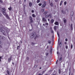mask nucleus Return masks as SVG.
Wrapping results in <instances>:
<instances>
[{"instance_id":"4","label":"nucleus","mask_w":75,"mask_h":75,"mask_svg":"<svg viewBox=\"0 0 75 75\" xmlns=\"http://www.w3.org/2000/svg\"><path fill=\"white\" fill-rule=\"evenodd\" d=\"M57 34L58 35V36L59 38L58 39V44H59V33H58V32H57Z\"/></svg>"},{"instance_id":"59","label":"nucleus","mask_w":75,"mask_h":75,"mask_svg":"<svg viewBox=\"0 0 75 75\" xmlns=\"http://www.w3.org/2000/svg\"><path fill=\"white\" fill-rule=\"evenodd\" d=\"M36 67H37V66L36 65L35 66V68H36Z\"/></svg>"},{"instance_id":"33","label":"nucleus","mask_w":75,"mask_h":75,"mask_svg":"<svg viewBox=\"0 0 75 75\" xmlns=\"http://www.w3.org/2000/svg\"><path fill=\"white\" fill-rule=\"evenodd\" d=\"M45 54H46V56H47V55H48V53H46Z\"/></svg>"},{"instance_id":"2","label":"nucleus","mask_w":75,"mask_h":75,"mask_svg":"<svg viewBox=\"0 0 75 75\" xmlns=\"http://www.w3.org/2000/svg\"><path fill=\"white\" fill-rule=\"evenodd\" d=\"M45 6H46V3H45V2H44V4L42 5V7L44 8V7H45Z\"/></svg>"},{"instance_id":"64","label":"nucleus","mask_w":75,"mask_h":75,"mask_svg":"<svg viewBox=\"0 0 75 75\" xmlns=\"http://www.w3.org/2000/svg\"><path fill=\"white\" fill-rule=\"evenodd\" d=\"M47 48H48V46H47Z\"/></svg>"},{"instance_id":"6","label":"nucleus","mask_w":75,"mask_h":75,"mask_svg":"<svg viewBox=\"0 0 75 75\" xmlns=\"http://www.w3.org/2000/svg\"><path fill=\"white\" fill-rule=\"evenodd\" d=\"M6 17L7 19H8V20H10V17H9L8 15L6 14Z\"/></svg>"},{"instance_id":"56","label":"nucleus","mask_w":75,"mask_h":75,"mask_svg":"<svg viewBox=\"0 0 75 75\" xmlns=\"http://www.w3.org/2000/svg\"><path fill=\"white\" fill-rule=\"evenodd\" d=\"M0 48H2V46H1V45H0Z\"/></svg>"},{"instance_id":"8","label":"nucleus","mask_w":75,"mask_h":75,"mask_svg":"<svg viewBox=\"0 0 75 75\" xmlns=\"http://www.w3.org/2000/svg\"><path fill=\"white\" fill-rule=\"evenodd\" d=\"M12 58V57L11 56L8 59V60L9 61H11V58Z\"/></svg>"},{"instance_id":"48","label":"nucleus","mask_w":75,"mask_h":75,"mask_svg":"<svg viewBox=\"0 0 75 75\" xmlns=\"http://www.w3.org/2000/svg\"><path fill=\"white\" fill-rule=\"evenodd\" d=\"M1 57H0V61H1Z\"/></svg>"},{"instance_id":"19","label":"nucleus","mask_w":75,"mask_h":75,"mask_svg":"<svg viewBox=\"0 0 75 75\" xmlns=\"http://www.w3.org/2000/svg\"><path fill=\"white\" fill-rule=\"evenodd\" d=\"M29 19L30 20H33V18H32V17H31V16H30Z\"/></svg>"},{"instance_id":"63","label":"nucleus","mask_w":75,"mask_h":75,"mask_svg":"<svg viewBox=\"0 0 75 75\" xmlns=\"http://www.w3.org/2000/svg\"><path fill=\"white\" fill-rule=\"evenodd\" d=\"M64 44H67V42H65Z\"/></svg>"},{"instance_id":"41","label":"nucleus","mask_w":75,"mask_h":75,"mask_svg":"<svg viewBox=\"0 0 75 75\" xmlns=\"http://www.w3.org/2000/svg\"><path fill=\"white\" fill-rule=\"evenodd\" d=\"M47 36H50V33H47Z\"/></svg>"},{"instance_id":"60","label":"nucleus","mask_w":75,"mask_h":75,"mask_svg":"<svg viewBox=\"0 0 75 75\" xmlns=\"http://www.w3.org/2000/svg\"><path fill=\"white\" fill-rule=\"evenodd\" d=\"M66 11H67V13H68V10H66Z\"/></svg>"},{"instance_id":"38","label":"nucleus","mask_w":75,"mask_h":75,"mask_svg":"<svg viewBox=\"0 0 75 75\" xmlns=\"http://www.w3.org/2000/svg\"><path fill=\"white\" fill-rule=\"evenodd\" d=\"M0 3H3V1L1 0H0Z\"/></svg>"},{"instance_id":"21","label":"nucleus","mask_w":75,"mask_h":75,"mask_svg":"<svg viewBox=\"0 0 75 75\" xmlns=\"http://www.w3.org/2000/svg\"><path fill=\"white\" fill-rule=\"evenodd\" d=\"M69 75H70V74H71V68H70L69 69Z\"/></svg>"},{"instance_id":"11","label":"nucleus","mask_w":75,"mask_h":75,"mask_svg":"<svg viewBox=\"0 0 75 75\" xmlns=\"http://www.w3.org/2000/svg\"><path fill=\"white\" fill-rule=\"evenodd\" d=\"M32 4H33V3H31V2H29V6H30V7L32 6Z\"/></svg>"},{"instance_id":"36","label":"nucleus","mask_w":75,"mask_h":75,"mask_svg":"<svg viewBox=\"0 0 75 75\" xmlns=\"http://www.w3.org/2000/svg\"><path fill=\"white\" fill-rule=\"evenodd\" d=\"M54 1H55V2H56V3L57 2V1H58L59 0H54Z\"/></svg>"},{"instance_id":"29","label":"nucleus","mask_w":75,"mask_h":75,"mask_svg":"<svg viewBox=\"0 0 75 75\" xmlns=\"http://www.w3.org/2000/svg\"><path fill=\"white\" fill-rule=\"evenodd\" d=\"M32 16L33 17H35V15H34V14H33Z\"/></svg>"},{"instance_id":"61","label":"nucleus","mask_w":75,"mask_h":75,"mask_svg":"<svg viewBox=\"0 0 75 75\" xmlns=\"http://www.w3.org/2000/svg\"><path fill=\"white\" fill-rule=\"evenodd\" d=\"M43 25H44V26H45V24H43Z\"/></svg>"},{"instance_id":"15","label":"nucleus","mask_w":75,"mask_h":75,"mask_svg":"<svg viewBox=\"0 0 75 75\" xmlns=\"http://www.w3.org/2000/svg\"><path fill=\"white\" fill-rule=\"evenodd\" d=\"M44 9H42L41 10V13H43V12H44Z\"/></svg>"},{"instance_id":"10","label":"nucleus","mask_w":75,"mask_h":75,"mask_svg":"<svg viewBox=\"0 0 75 75\" xmlns=\"http://www.w3.org/2000/svg\"><path fill=\"white\" fill-rule=\"evenodd\" d=\"M54 20L53 19H52L50 21V23L52 24L54 23Z\"/></svg>"},{"instance_id":"50","label":"nucleus","mask_w":75,"mask_h":75,"mask_svg":"<svg viewBox=\"0 0 75 75\" xmlns=\"http://www.w3.org/2000/svg\"><path fill=\"white\" fill-rule=\"evenodd\" d=\"M59 45L60 46V45H61V43L60 42V43L59 44Z\"/></svg>"},{"instance_id":"43","label":"nucleus","mask_w":75,"mask_h":75,"mask_svg":"<svg viewBox=\"0 0 75 75\" xmlns=\"http://www.w3.org/2000/svg\"><path fill=\"white\" fill-rule=\"evenodd\" d=\"M58 60H57L56 62V64H58Z\"/></svg>"},{"instance_id":"51","label":"nucleus","mask_w":75,"mask_h":75,"mask_svg":"<svg viewBox=\"0 0 75 75\" xmlns=\"http://www.w3.org/2000/svg\"><path fill=\"white\" fill-rule=\"evenodd\" d=\"M0 44H2V43L1 42V41H0Z\"/></svg>"},{"instance_id":"28","label":"nucleus","mask_w":75,"mask_h":75,"mask_svg":"<svg viewBox=\"0 0 75 75\" xmlns=\"http://www.w3.org/2000/svg\"><path fill=\"white\" fill-rule=\"evenodd\" d=\"M64 23H66L67 22V20L65 19L64 20Z\"/></svg>"},{"instance_id":"1","label":"nucleus","mask_w":75,"mask_h":75,"mask_svg":"<svg viewBox=\"0 0 75 75\" xmlns=\"http://www.w3.org/2000/svg\"><path fill=\"white\" fill-rule=\"evenodd\" d=\"M34 37H35V38H37V35H36V33L34 32H33L32 33H31L30 35V37L31 38H33Z\"/></svg>"},{"instance_id":"52","label":"nucleus","mask_w":75,"mask_h":75,"mask_svg":"<svg viewBox=\"0 0 75 75\" xmlns=\"http://www.w3.org/2000/svg\"><path fill=\"white\" fill-rule=\"evenodd\" d=\"M60 6H61V5H62V3L60 2Z\"/></svg>"},{"instance_id":"5","label":"nucleus","mask_w":75,"mask_h":75,"mask_svg":"<svg viewBox=\"0 0 75 75\" xmlns=\"http://www.w3.org/2000/svg\"><path fill=\"white\" fill-rule=\"evenodd\" d=\"M0 31L3 34H4V30H3V29H2L0 28Z\"/></svg>"},{"instance_id":"3","label":"nucleus","mask_w":75,"mask_h":75,"mask_svg":"<svg viewBox=\"0 0 75 75\" xmlns=\"http://www.w3.org/2000/svg\"><path fill=\"white\" fill-rule=\"evenodd\" d=\"M33 23V20H30V24H31L32 27H33V25L32 24H31V23Z\"/></svg>"},{"instance_id":"34","label":"nucleus","mask_w":75,"mask_h":75,"mask_svg":"<svg viewBox=\"0 0 75 75\" xmlns=\"http://www.w3.org/2000/svg\"><path fill=\"white\" fill-rule=\"evenodd\" d=\"M8 9L9 10H10H10H11V7H10L9 8H8Z\"/></svg>"},{"instance_id":"13","label":"nucleus","mask_w":75,"mask_h":75,"mask_svg":"<svg viewBox=\"0 0 75 75\" xmlns=\"http://www.w3.org/2000/svg\"><path fill=\"white\" fill-rule=\"evenodd\" d=\"M48 17H50V18H52V15H51V14H49V15H48Z\"/></svg>"},{"instance_id":"35","label":"nucleus","mask_w":75,"mask_h":75,"mask_svg":"<svg viewBox=\"0 0 75 75\" xmlns=\"http://www.w3.org/2000/svg\"><path fill=\"white\" fill-rule=\"evenodd\" d=\"M40 1L39 0H38L37 2V3H39V2H40Z\"/></svg>"},{"instance_id":"47","label":"nucleus","mask_w":75,"mask_h":75,"mask_svg":"<svg viewBox=\"0 0 75 75\" xmlns=\"http://www.w3.org/2000/svg\"><path fill=\"white\" fill-rule=\"evenodd\" d=\"M31 12L32 13H34V10H32Z\"/></svg>"},{"instance_id":"9","label":"nucleus","mask_w":75,"mask_h":75,"mask_svg":"<svg viewBox=\"0 0 75 75\" xmlns=\"http://www.w3.org/2000/svg\"><path fill=\"white\" fill-rule=\"evenodd\" d=\"M42 19V21H47V20H46L45 18H43Z\"/></svg>"},{"instance_id":"62","label":"nucleus","mask_w":75,"mask_h":75,"mask_svg":"<svg viewBox=\"0 0 75 75\" xmlns=\"http://www.w3.org/2000/svg\"><path fill=\"white\" fill-rule=\"evenodd\" d=\"M38 75H41V74H39Z\"/></svg>"},{"instance_id":"45","label":"nucleus","mask_w":75,"mask_h":75,"mask_svg":"<svg viewBox=\"0 0 75 75\" xmlns=\"http://www.w3.org/2000/svg\"><path fill=\"white\" fill-rule=\"evenodd\" d=\"M65 47H66V49H67V48H68V46H66Z\"/></svg>"},{"instance_id":"27","label":"nucleus","mask_w":75,"mask_h":75,"mask_svg":"<svg viewBox=\"0 0 75 75\" xmlns=\"http://www.w3.org/2000/svg\"><path fill=\"white\" fill-rule=\"evenodd\" d=\"M47 42L49 44H51V41L50 40L48 41Z\"/></svg>"},{"instance_id":"22","label":"nucleus","mask_w":75,"mask_h":75,"mask_svg":"<svg viewBox=\"0 0 75 75\" xmlns=\"http://www.w3.org/2000/svg\"><path fill=\"white\" fill-rule=\"evenodd\" d=\"M48 15H46L45 16V18H48Z\"/></svg>"},{"instance_id":"7","label":"nucleus","mask_w":75,"mask_h":75,"mask_svg":"<svg viewBox=\"0 0 75 75\" xmlns=\"http://www.w3.org/2000/svg\"><path fill=\"white\" fill-rule=\"evenodd\" d=\"M62 13H63V14H65L66 13V12H65V11H64V10H62Z\"/></svg>"},{"instance_id":"40","label":"nucleus","mask_w":75,"mask_h":75,"mask_svg":"<svg viewBox=\"0 0 75 75\" xmlns=\"http://www.w3.org/2000/svg\"><path fill=\"white\" fill-rule=\"evenodd\" d=\"M51 33H53L54 31H53V30H51Z\"/></svg>"},{"instance_id":"49","label":"nucleus","mask_w":75,"mask_h":75,"mask_svg":"<svg viewBox=\"0 0 75 75\" xmlns=\"http://www.w3.org/2000/svg\"><path fill=\"white\" fill-rule=\"evenodd\" d=\"M3 37L2 36H1L0 37V38H2V39H3Z\"/></svg>"},{"instance_id":"37","label":"nucleus","mask_w":75,"mask_h":75,"mask_svg":"<svg viewBox=\"0 0 75 75\" xmlns=\"http://www.w3.org/2000/svg\"><path fill=\"white\" fill-rule=\"evenodd\" d=\"M7 74H8V75H9V71H8V70L7 71Z\"/></svg>"},{"instance_id":"44","label":"nucleus","mask_w":75,"mask_h":75,"mask_svg":"<svg viewBox=\"0 0 75 75\" xmlns=\"http://www.w3.org/2000/svg\"><path fill=\"white\" fill-rule=\"evenodd\" d=\"M27 59L28 60V59H29V57H27Z\"/></svg>"},{"instance_id":"57","label":"nucleus","mask_w":75,"mask_h":75,"mask_svg":"<svg viewBox=\"0 0 75 75\" xmlns=\"http://www.w3.org/2000/svg\"><path fill=\"white\" fill-rule=\"evenodd\" d=\"M20 42H21V44H22V41H20Z\"/></svg>"},{"instance_id":"54","label":"nucleus","mask_w":75,"mask_h":75,"mask_svg":"<svg viewBox=\"0 0 75 75\" xmlns=\"http://www.w3.org/2000/svg\"><path fill=\"white\" fill-rule=\"evenodd\" d=\"M2 15L1 14V13H0V16H2Z\"/></svg>"},{"instance_id":"24","label":"nucleus","mask_w":75,"mask_h":75,"mask_svg":"<svg viewBox=\"0 0 75 75\" xmlns=\"http://www.w3.org/2000/svg\"><path fill=\"white\" fill-rule=\"evenodd\" d=\"M32 45H35V43H33V42H32V44H31Z\"/></svg>"},{"instance_id":"58","label":"nucleus","mask_w":75,"mask_h":75,"mask_svg":"<svg viewBox=\"0 0 75 75\" xmlns=\"http://www.w3.org/2000/svg\"><path fill=\"white\" fill-rule=\"evenodd\" d=\"M25 1H26V0H24V2L25 3Z\"/></svg>"},{"instance_id":"46","label":"nucleus","mask_w":75,"mask_h":75,"mask_svg":"<svg viewBox=\"0 0 75 75\" xmlns=\"http://www.w3.org/2000/svg\"><path fill=\"white\" fill-rule=\"evenodd\" d=\"M65 41H68V39H66Z\"/></svg>"},{"instance_id":"12","label":"nucleus","mask_w":75,"mask_h":75,"mask_svg":"<svg viewBox=\"0 0 75 75\" xmlns=\"http://www.w3.org/2000/svg\"><path fill=\"white\" fill-rule=\"evenodd\" d=\"M54 24L57 25H58V22H56L54 23Z\"/></svg>"},{"instance_id":"25","label":"nucleus","mask_w":75,"mask_h":75,"mask_svg":"<svg viewBox=\"0 0 75 75\" xmlns=\"http://www.w3.org/2000/svg\"><path fill=\"white\" fill-rule=\"evenodd\" d=\"M71 30H72V24H71Z\"/></svg>"},{"instance_id":"20","label":"nucleus","mask_w":75,"mask_h":75,"mask_svg":"<svg viewBox=\"0 0 75 75\" xmlns=\"http://www.w3.org/2000/svg\"><path fill=\"white\" fill-rule=\"evenodd\" d=\"M54 30H55V31L56 30V28H57V26H55L54 27Z\"/></svg>"},{"instance_id":"55","label":"nucleus","mask_w":75,"mask_h":75,"mask_svg":"<svg viewBox=\"0 0 75 75\" xmlns=\"http://www.w3.org/2000/svg\"><path fill=\"white\" fill-rule=\"evenodd\" d=\"M60 3H63V1H61V2Z\"/></svg>"},{"instance_id":"16","label":"nucleus","mask_w":75,"mask_h":75,"mask_svg":"<svg viewBox=\"0 0 75 75\" xmlns=\"http://www.w3.org/2000/svg\"><path fill=\"white\" fill-rule=\"evenodd\" d=\"M47 14V11H45L43 13V15H45Z\"/></svg>"},{"instance_id":"42","label":"nucleus","mask_w":75,"mask_h":75,"mask_svg":"<svg viewBox=\"0 0 75 75\" xmlns=\"http://www.w3.org/2000/svg\"><path fill=\"white\" fill-rule=\"evenodd\" d=\"M72 47H73L72 44H71V49L72 48Z\"/></svg>"},{"instance_id":"31","label":"nucleus","mask_w":75,"mask_h":75,"mask_svg":"<svg viewBox=\"0 0 75 75\" xmlns=\"http://www.w3.org/2000/svg\"><path fill=\"white\" fill-rule=\"evenodd\" d=\"M50 6L52 7V6H53V4L52 3H51L50 4Z\"/></svg>"},{"instance_id":"18","label":"nucleus","mask_w":75,"mask_h":75,"mask_svg":"<svg viewBox=\"0 0 75 75\" xmlns=\"http://www.w3.org/2000/svg\"><path fill=\"white\" fill-rule=\"evenodd\" d=\"M52 49L51 48L50 50V52L51 53H52Z\"/></svg>"},{"instance_id":"23","label":"nucleus","mask_w":75,"mask_h":75,"mask_svg":"<svg viewBox=\"0 0 75 75\" xmlns=\"http://www.w3.org/2000/svg\"><path fill=\"white\" fill-rule=\"evenodd\" d=\"M64 4L65 6V5H66V4H67V2L66 1H65L64 2Z\"/></svg>"},{"instance_id":"26","label":"nucleus","mask_w":75,"mask_h":75,"mask_svg":"<svg viewBox=\"0 0 75 75\" xmlns=\"http://www.w3.org/2000/svg\"><path fill=\"white\" fill-rule=\"evenodd\" d=\"M59 74H61V70L60 69H59Z\"/></svg>"},{"instance_id":"39","label":"nucleus","mask_w":75,"mask_h":75,"mask_svg":"<svg viewBox=\"0 0 75 75\" xmlns=\"http://www.w3.org/2000/svg\"><path fill=\"white\" fill-rule=\"evenodd\" d=\"M42 4H38V5L39 6H41Z\"/></svg>"},{"instance_id":"53","label":"nucleus","mask_w":75,"mask_h":75,"mask_svg":"<svg viewBox=\"0 0 75 75\" xmlns=\"http://www.w3.org/2000/svg\"><path fill=\"white\" fill-rule=\"evenodd\" d=\"M45 24H46V25H48V23H46Z\"/></svg>"},{"instance_id":"14","label":"nucleus","mask_w":75,"mask_h":75,"mask_svg":"<svg viewBox=\"0 0 75 75\" xmlns=\"http://www.w3.org/2000/svg\"><path fill=\"white\" fill-rule=\"evenodd\" d=\"M3 14H4V15H6V14H6V13L5 12H4V11H3Z\"/></svg>"},{"instance_id":"32","label":"nucleus","mask_w":75,"mask_h":75,"mask_svg":"<svg viewBox=\"0 0 75 75\" xmlns=\"http://www.w3.org/2000/svg\"><path fill=\"white\" fill-rule=\"evenodd\" d=\"M62 57H61L59 59V61H61V60H62Z\"/></svg>"},{"instance_id":"17","label":"nucleus","mask_w":75,"mask_h":75,"mask_svg":"<svg viewBox=\"0 0 75 75\" xmlns=\"http://www.w3.org/2000/svg\"><path fill=\"white\" fill-rule=\"evenodd\" d=\"M9 31H10L9 29H8L6 30V32L7 33H8V32H9Z\"/></svg>"},{"instance_id":"30","label":"nucleus","mask_w":75,"mask_h":75,"mask_svg":"<svg viewBox=\"0 0 75 75\" xmlns=\"http://www.w3.org/2000/svg\"><path fill=\"white\" fill-rule=\"evenodd\" d=\"M3 10L4 11H6V9L5 8H3Z\"/></svg>"}]
</instances>
